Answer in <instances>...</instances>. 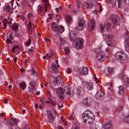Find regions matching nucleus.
<instances>
[{
	"mask_svg": "<svg viewBox=\"0 0 129 129\" xmlns=\"http://www.w3.org/2000/svg\"><path fill=\"white\" fill-rule=\"evenodd\" d=\"M51 27L53 30L60 33H61L64 30V28L63 26L60 25L59 27H58L55 22H53L51 23Z\"/></svg>",
	"mask_w": 129,
	"mask_h": 129,
	"instance_id": "obj_1",
	"label": "nucleus"
},
{
	"mask_svg": "<svg viewBox=\"0 0 129 129\" xmlns=\"http://www.w3.org/2000/svg\"><path fill=\"white\" fill-rule=\"evenodd\" d=\"M115 57L118 61L123 62L127 59V58L124 53L122 52H118L116 54Z\"/></svg>",
	"mask_w": 129,
	"mask_h": 129,
	"instance_id": "obj_2",
	"label": "nucleus"
},
{
	"mask_svg": "<svg viewBox=\"0 0 129 129\" xmlns=\"http://www.w3.org/2000/svg\"><path fill=\"white\" fill-rule=\"evenodd\" d=\"M103 37L106 41L107 42V45L109 46L113 45V43L115 41L112 35H111L103 34Z\"/></svg>",
	"mask_w": 129,
	"mask_h": 129,
	"instance_id": "obj_3",
	"label": "nucleus"
},
{
	"mask_svg": "<svg viewBox=\"0 0 129 129\" xmlns=\"http://www.w3.org/2000/svg\"><path fill=\"white\" fill-rule=\"evenodd\" d=\"M84 40L82 39L77 38L75 40V48L77 49L82 48L83 46Z\"/></svg>",
	"mask_w": 129,
	"mask_h": 129,
	"instance_id": "obj_4",
	"label": "nucleus"
},
{
	"mask_svg": "<svg viewBox=\"0 0 129 129\" xmlns=\"http://www.w3.org/2000/svg\"><path fill=\"white\" fill-rule=\"evenodd\" d=\"M85 21L84 19H80L78 21V25L76 27L77 29L82 30L85 27Z\"/></svg>",
	"mask_w": 129,
	"mask_h": 129,
	"instance_id": "obj_5",
	"label": "nucleus"
},
{
	"mask_svg": "<svg viewBox=\"0 0 129 129\" xmlns=\"http://www.w3.org/2000/svg\"><path fill=\"white\" fill-rule=\"evenodd\" d=\"M27 28L28 33L30 35L33 34L34 33L35 27L34 24L31 21H29L27 25Z\"/></svg>",
	"mask_w": 129,
	"mask_h": 129,
	"instance_id": "obj_6",
	"label": "nucleus"
},
{
	"mask_svg": "<svg viewBox=\"0 0 129 129\" xmlns=\"http://www.w3.org/2000/svg\"><path fill=\"white\" fill-rule=\"evenodd\" d=\"M121 118L123 121L129 124V112L123 114Z\"/></svg>",
	"mask_w": 129,
	"mask_h": 129,
	"instance_id": "obj_7",
	"label": "nucleus"
},
{
	"mask_svg": "<svg viewBox=\"0 0 129 129\" xmlns=\"http://www.w3.org/2000/svg\"><path fill=\"white\" fill-rule=\"evenodd\" d=\"M88 68L86 67H83L79 68L78 70V72L81 75L86 74L88 72Z\"/></svg>",
	"mask_w": 129,
	"mask_h": 129,
	"instance_id": "obj_8",
	"label": "nucleus"
},
{
	"mask_svg": "<svg viewBox=\"0 0 129 129\" xmlns=\"http://www.w3.org/2000/svg\"><path fill=\"white\" fill-rule=\"evenodd\" d=\"M97 58L99 61H103L105 59V56L103 53L100 52L97 54Z\"/></svg>",
	"mask_w": 129,
	"mask_h": 129,
	"instance_id": "obj_9",
	"label": "nucleus"
},
{
	"mask_svg": "<svg viewBox=\"0 0 129 129\" xmlns=\"http://www.w3.org/2000/svg\"><path fill=\"white\" fill-rule=\"evenodd\" d=\"M56 92L58 93L59 96L61 99H63L64 98L63 91V89L61 88H59L56 89Z\"/></svg>",
	"mask_w": 129,
	"mask_h": 129,
	"instance_id": "obj_10",
	"label": "nucleus"
},
{
	"mask_svg": "<svg viewBox=\"0 0 129 129\" xmlns=\"http://www.w3.org/2000/svg\"><path fill=\"white\" fill-rule=\"evenodd\" d=\"M92 102L91 100L86 98L84 99L82 101V104L86 106H90Z\"/></svg>",
	"mask_w": 129,
	"mask_h": 129,
	"instance_id": "obj_11",
	"label": "nucleus"
},
{
	"mask_svg": "<svg viewBox=\"0 0 129 129\" xmlns=\"http://www.w3.org/2000/svg\"><path fill=\"white\" fill-rule=\"evenodd\" d=\"M118 17L117 16L113 15L111 17V20L114 25H117L119 24V22L118 20Z\"/></svg>",
	"mask_w": 129,
	"mask_h": 129,
	"instance_id": "obj_12",
	"label": "nucleus"
},
{
	"mask_svg": "<svg viewBox=\"0 0 129 129\" xmlns=\"http://www.w3.org/2000/svg\"><path fill=\"white\" fill-rule=\"evenodd\" d=\"M103 122L105 123L104 125H103L104 128L105 129H109L110 127V124L108 121V119H104Z\"/></svg>",
	"mask_w": 129,
	"mask_h": 129,
	"instance_id": "obj_13",
	"label": "nucleus"
},
{
	"mask_svg": "<svg viewBox=\"0 0 129 129\" xmlns=\"http://www.w3.org/2000/svg\"><path fill=\"white\" fill-rule=\"evenodd\" d=\"M95 24L93 20H91L89 22L88 26V29L91 30L93 29L95 27Z\"/></svg>",
	"mask_w": 129,
	"mask_h": 129,
	"instance_id": "obj_14",
	"label": "nucleus"
},
{
	"mask_svg": "<svg viewBox=\"0 0 129 129\" xmlns=\"http://www.w3.org/2000/svg\"><path fill=\"white\" fill-rule=\"evenodd\" d=\"M92 5L93 4L91 1H86L84 3V7L86 9L91 8Z\"/></svg>",
	"mask_w": 129,
	"mask_h": 129,
	"instance_id": "obj_15",
	"label": "nucleus"
},
{
	"mask_svg": "<svg viewBox=\"0 0 129 129\" xmlns=\"http://www.w3.org/2000/svg\"><path fill=\"white\" fill-rule=\"evenodd\" d=\"M83 84L88 89L90 90L92 88V83L84 82H83Z\"/></svg>",
	"mask_w": 129,
	"mask_h": 129,
	"instance_id": "obj_16",
	"label": "nucleus"
},
{
	"mask_svg": "<svg viewBox=\"0 0 129 129\" xmlns=\"http://www.w3.org/2000/svg\"><path fill=\"white\" fill-rule=\"evenodd\" d=\"M61 83L60 77L59 76L55 77L53 81V83L55 85H56L58 84H59Z\"/></svg>",
	"mask_w": 129,
	"mask_h": 129,
	"instance_id": "obj_17",
	"label": "nucleus"
},
{
	"mask_svg": "<svg viewBox=\"0 0 129 129\" xmlns=\"http://www.w3.org/2000/svg\"><path fill=\"white\" fill-rule=\"evenodd\" d=\"M98 89L97 92L95 95L96 97L97 98H99L103 96L104 94L102 92V91L100 87H98Z\"/></svg>",
	"mask_w": 129,
	"mask_h": 129,
	"instance_id": "obj_18",
	"label": "nucleus"
},
{
	"mask_svg": "<svg viewBox=\"0 0 129 129\" xmlns=\"http://www.w3.org/2000/svg\"><path fill=\"white\" fill-rule=\"evenodd\" d=\"M7 122L11 126L15 125L17 123L16 120L13 118L9 119L7 120Z\"/></svg>",
	"mask_w": 129,
	"mask_h": 129,
	"instance_id": "obj_19",
	"label": "nucleus"
},
{
	"mask_svg": "<svg viewBox=\"0 0 129 129\" xmlns=\"http://www.w3.org/2000/svg\"><path fill=\"white\" fill-rule=\"evenodd\" d=\"M90 115H89L88 118L87 119V124H91L93 122L94 117L92 113H90Z\"/></svg>",
	"mask_w": 129,
	"mask_h": 129,
	"instance_id": "obj_20",
	"label": "nucleus"
},
{
	"mask_svg": "<svg viewBox=\"0 0 129 129\" xmlns=\"http://www.w3.org/2000/svg\"><path fill=\"white\" fill-rule=\"evenodd\" d=\"M48 120L50 123H52L54 120L53 116L52 115V112L50 111L48 112Z\"/></svg>",
	"mask_w": 129,
	"mask_h": 129,
	"instance_id": "obj_21",
	"label": "nucleus"
},
{
	"mask_svg": "<svg viewBox=\"0 0 129 129\" xmlns=\"http://www.w3.org/2000/svg\"><path fill=\"white\" fill-rule=\"evenodd\" d=\"M3 9L5 11L9 13L11 11V7L9 4H6L4 6Z\"/></svg>",
	"mask_w": 129,
	"mask_h": 129,
	"instance_id": "obj_22",
	"label": "nucleus"
},
{
	"mask_svg": "<svg viewBox=\"0 0 129 129\" xmlns=\"http://www.w3.org/2000/svg\"><path fill=\"white\" fill-rule=\"evenodd\" d=\"M100 29L102 32L107 31L108 30V26L105 24H101L100 26Z\"/></svg>",
	"mask_w": 129,
	"mask_h": 129,
	"instance_id": "obj_23",
	"label": "nucleus"
},
{
	"mask_svg": "<svg viewBox=\"0 0 129 129\" xmlns=\"http://www.w3.org/2000/svg\"><path fill=\"white\" fill-rule=\"evenodd\" d=\"M118 93L120 95H122L124 92V87L123 85H121L119 86Z\"/></svg>",
	"mask_w": 129,
	"mask_h": 129,
	"instance_id": "obj_24",
	"label": "nucleus"
},
{
	"mask_svg": "<svg viewBox=\"0 0 129 129\" xmlns=\"http://www.w3.org/2000/svg\"><path fill=\"white\" fill-rule=\"evenodd\" d=\"M19 86L21 88L24 90L26 88V85L25 82L23 81L21 82L19 84Z\"/></svg>",
	"mask_w": 129,
	"mask_h": 129,
	"instance_id": "obj_25",
	"label": "nucleus"
},
{
	"mask_svg": "<svg viewBox=\"0 0 129 129\" xmlns=\"http://www.w3.org/2000/svg\"><path fill=\"white\" fill-rule=\"evenodd\" d=\"M51 69L52 71L54 72H56L57 71V69L55 63H53L52 64Z\"/></svg>",
	"mask_w": 129,
	"mask_h": 129,
	"instance_id": "obj_26",
	"label": "nucleus"
},
{
	"mask_svg": "<svg viewBox=\"0 0 129 129\" xmlns=\"http://www.w3.org/2000/svg\"><path fill=\"white\" fill-rule=\"evenodd\" d=\"M43 10V7L42 5H39L37 9V13L38 14L41 13Z\"/></svg>",
	"mask_w": 129,
	"mask_h": 129,
	"instance_id": "obj_27",
	"label": "nucleus"
},
{
	"mask_svg": "<svg viewBox=\"0 0 129 129\" xmlns=\"http://www.w3.org/2000/svg\"><path fill=\"white\" fill-rule=\"evenodd\" d=\"M6 42L7 43V46L8 47L11 46L13 44V42L12 40L9 38H7L6 40Z\"/></svg>",
	"mask_w": 129,
	"mask_h": 129,
	"instance_id": "obj_28",
	"label": "nucleus"
},
{
	"mask_svg": "<svg viewBox=\"0 0 129 129\" xmlns=\"http://www.w3.org/2000/svg\"><path fill=\"white\" fill-rule=\"evenodd\" d=\"M86 114H82V117L84 122L86 123L87 122V119L88 118L89 116L88 115H85Z\"/></svg>",
	"mask_w": 129,
	"mask_h": 129,
	"instance_id": "obj_29",
	"label": "nucleus"
},
{
	"mask_svg": "<svg viewBox=\"0 0 129 129\" xmlns=\"http://www.w3.org/2000/svg\"><path fill=\"white\" fill-rule=\"evenodd\" d=\"M124 36L125 38L126 39L125 41V46L126 44L128 42L129 43V36L128 33L125 34Z\"/></svg>",
	"mask_w": 129,
	"mask_h": 129,
	"instance_id": "obj_30",
	"label": "nucleus"
},
{
	"mask_svg": "<svg viewBox=\"0 0 129 129\" xmlns=\"http://www.w3.org/2000/svg\"><path fill=\"white\" fill-rule=\"evenodd\" d=\"M114 68H112L110 67H108V74L109 75H111L112 74L114 73Z\"/></svg>",
	"mask_w": 129,
	"mask_h": 129,
	"instance_id": "obj_31",
	"label": "nucleus"
},
{
	"mask_svg": "<svg viewBox=\"0 0 129 129\" xmlns=\"http://www.w3.org/2000/svg\"><path fill=\"white\" fill-rule=\"evenodd\" d=\"M34 17V14L32 13H29L27 15V18L30 20L33 19Z\"/></svg>",
	"mask_w": 129,
	"mask_h": 129,
	"instance_id": "obj_32",
	"label": "nucleus"
},
{
	"mask_svg": "<svg viewBox=\"0 0 129 129\" xmlns=\"http://www.w3.org/2000/svg\"><path fill=\"white\" fill-rule=\"evenodd\" d=\"M2 21L3 23V25L4 27H3L2 28L3 29H5L7 27L6 24L8 23L7 20V19H3Z\"/></svg>",
	"mask_w": 129,
	"mask_h": 129,
	"instance_id": "obj_33",
	"label": "nucleus"
},
{
	"mask_svg": "<svg viewBox=\"0 0 129 129\" xmlns=\"http://www.w3.org/2000/svg\"><path fill=\"white\" fill-rule=\"evenodd\" d=\"M53 51L52 50H50L49 51V52L46 54V55H47L48 57L50 58L52 57L53 56Z\"/></svg>",
	"mask_w": 129,
	"mask_h": 129,
	"instance_id": "obj_34",
	"label": "nucleus"
},
{
	"mask_svg": "<svg viewBox=\"0 0 129 129\" xmlns=\"http://www.w3.org/2000/svg\"><path fill=\"white\" fill-rule=\"evenodd\" d=\"M66 21L70 23L71 22L72 20V19L71 16L68 15H66Z\"/></svg>",
	"mask_w": 129,
	"mask_h": 129,
	"instance_id": "obj_35",
	"label": "nucleus"
},
{
	"mask_svg": "<svg viewBox=\"0 0 129 129\" xmlns=\"http://www.w3.org/2000/svg\"><path fill=\"white\" fill-rule=\"evenodd\" d=\"M18 28V26L16 24L12 25V28L13 30H15Z\"/></svg>",
	"mask_w": 129,
	"mask_h": 129,
	"instance_id": "obj_36",
	"label": "nucleus"
},
{
	"mask_svg": "<svg viewBox=\"0 0 129 129\" xmlns=\"http://www.w3.org/2000/svg\"><path fill=\"white\" fill-rule=\"evenodd\" d=\"M70 90L71 89L70 87H67L65 88V90L66 92L68 95H69L70 94Z\"/></svg>",
	"mask_w": 129,
	"mask_h": 129,
	"instance_id": "obj_37",
	"label": "nucleus"
},
{
	"mask_svg": "<svg viewBox=\"0 0 129 129\" xmlns=\"http://www.w3.org/2000/svg\"><path fill=\"white\" fill-rule=\"evenodd\" d=\"M32 74L35 76H36L37 75V72L35 70L34 68H33L31 71Z\"/></svg>",
	"mask_w": 129,
	"mask_h": 129,
	"instance_id": "obj_38",
	"label": "nucleus"
},
{
	"mask_svg": "<svg viewBox=\"0 0 129 129\" xmlns=\"http://www.w3.org/2000/svg\"><path fill=\"white\" fill-rule=\"evenodd\" d=\"M126 86H129V78H126L124 80Z\"/></svg>",
	"mask_w": 129,
	"mask_h": 129,
	"instance_id": "obj_39",
	"label": "nucleus"
},
{
	"mask_svg": "<svg viewBox=\"0 0 129 129\" xmlns=\"http://www.w3.org/2000/svg\"><path fill=\"white\" fill-rule=\"evenodd\" d=\"M36 89V87L30 86L29 88V90L30 91L34 93Z\"/></svg>",
	"mask_w": 129,
	"mask_h": 129,
	"instance_id": "obj_40",
	"label": "nucleus"
},
{
	"mask_svg": "<svg viewBox=\"0 0 129 129\" xmlns=\"http://www.w3.org/2000/svg\"><path fill=\"white\" fill-rule=\"evenodd\" d=\"M64 50L66 54L67 55H68L70 52V50L68 47H66L65 48Z\"/></svg>",
	"mask_w": 129,
	"mask_h": 129,
	"instance_id": "obj_41",
	"label": "nucleus"
},
{
	"mask_svg": "<svg viewBox=\"0 0 129 129\" xmlns=\"http://www.w3.org/2000/svg\"><path fill=\"white\" fill-rule=\"evenodd\" d=\"M45 8V11L46 12L47 11V8H49V5L48 3H44V4Z\"/></svg>",
	"mask_w": 129,
	"mask_h": 129,
	"instance_id": "obj_42",
	"label": "nucleus"
},
{
	"mask_svg": "<svg viewBox=\"0 0 129 129\" xmlns=\"http://www.w3.org/2000/svg\"><path fill=\"white\" fill-rule=\"evenodd\" d=\"M19 50V48L17 46H15L13 47L12 49L13 52H14L16 51H17Z\"/></svg>",
	"mask_w": 129,
	"mask_h": 129,
	"instance_id": "obj_43",
	"label": "nucleus"
},
{
	"mask_svg": "<svg viewBox=\"0 0 129 129\" xmlns=\"http://www.w3.org/2000/svg\"><path fill=\"white\" fill-rule=\"evenodd\" d=\"M118 4V7L119 8H121L122 6V1L120 0H117Z\"/></svg>",
	"mask_w": 129,
	"mask_h": 129,
	"instance_id": "obj_44",
	"label": "nucleus"
},
{
	"mask_svg": "<svg viewBox=\"0 0 129 129\" xmlns=\"http://www.w3.org/2000/svg\"><path fill=\"white\" fill-rule=\"evenodd\" d=\"M30 86L34 87H36V83L33 81H30Z\"/></svg>",
	"mask_w": 129,
	"mask_h": 129,
	"instance_id": "obj_45",
	"label": "nucleus"
},
{
	"mask_svg": "<svg viewBox=\"0 0 129 129\" xmlns=\"http://www.w3.org/2000/svg\"><path fill=\"white\" fill-rule=\"evenodd\" d=\"M128 42L127 43H126L125 46L126 49L129 52V43Z\"/></svg>",
	"mask_w": 129,
	"mask_h": 129,
	"instance_id": "obj_46",
	"label": "nucleus"
},
{
	"mask_svg": "<svg viewBox=\"0 0 129 129\" xmlns=\"http://www.w3.org/2000/svg\"><path fill=\"white\" fill-rule=\"evenodd\" d=\"M21 5L23 7H26L27 6V2L24 1H22V2Z\"/></svg>",
	"mask_w": 129,
	"mask_h": 129,
	"instance_id": "obj_47",
	"label": "nucleus"
},
{
	"mask_svg": "<svg viewBox=\"0 0 129 129\" xmlns=\"http://www.w3.org/2000/svg\"><path fill=\"white\" fill-rule=\"evenodd\" d=\"M90 113H92L91 112H90L89 111L87 110H86L83 113V114H86L85 115H86V116L88 115V116L89 115H90V114H90Z\"/></svg>",
	"mask_w": 129,
	"mask_h": 129,
	"instance_id": "obj_48",
	"label": "nucleus"
},
{
	"mask_svg": "<svg viewBox=\"0 0 129 129\" xmlns=\"http://www.w3.org/2000/svg\"><path fill=\"white\" fill-rule=\"evenodd\" d=\"M72 129H79V128L78 127V126L75 124H74L73 125Z\"/></svg>",
	"mask_w": 129,
	"mask_h": 129,
	"instance_id": "obj_49",
	"label": "nucleus"
},
{
	"mask_svg": "<svg viewBox=\"0 0 129 129\" xmlns=\"http://www.w3.org/2000/svg\"><path fill=\"white\" fill-rule=\"evenodd\" d=\"M60 46H61L62 44H63L64 43H65V40L62 38L60 39Z\"/></svg>",
	"mask_w": 129,
	"mask_h": 129,
	"instance_id": "obj_50",
	"label": "nucleus"
},
{
	"mask_svg": "<svg viewBox=\"0 0 129 129\" xmlns=\"http://www.w3.org/2000/svg\"><path fill=\"white\" fill-rule=\"evenodd\" d=\"M116 1L115 0H112L111 4L112 6H114L116 5Z\"/></svg>",
	"mask_w": 129,
	"mask_h": 129,
	"instance_id": "obj_51",
	"label": "nucleus"
},
{
	"mask_svg": "<svg viewBox=\"0 0 129 129\" xmlns=\"http://www.w3.org/2000/svg\"><path fill=\"white\" fill-rule=\"evenodd\" d=\"M122 109V106L120 105V106H119L117 108V110L119 111H121Z\"/></svg>",
	"mask_w": 129,
	"mask_h": 129,
	"instance_id": "obj_52",
	"label": "nucleus"
},
{
	"mask_svg": "<svg viewBox=\"0 0 129 129\" xmlns=\"http://www.w3.org/2000/svg\"><path fill=\"white\" fill-rule=\"evenodd\" d=\"M40 102L41 105H43L44 104V103L45 102V101H44V100H40Z\"/></svg>",
	"mask_w": 129,
	"mask_h": 129,
	"instance_id": "obj_53",
	"label": "nucleus"
},
{
	"mask_svg": "<svg viewBox=\"0 0 129 129\" xmlns=\"http://www.w3.org/2000/svg\"><path fill=\"white\" fill-rule=\"evenodd\" d=\"M50 103L52 105L54 106H55L56 104V103L55 102H53V101H51L50 102Z\"/></svg>",
	"mask_w": 129,
	"mask_h": 129,
	"instance_id": "obj_54",
	"label": "nucleus"
},
{
	"mask_svg": "<svg viewBox=\"0 0 129 129\" xmlns=\"http://www.w3.org/2000/svg\"><path fill=\"white\" fill-rule=\"evenodd\" d=\"M98 4L100 6V8L99 9H100V10H99V12H100L101 11H102V7H101V5H100V3H98Z\"/></svg>",
	"mask_w": 129,
	"mask_h": 129,
	"instance_id": "obj_55",
	"label": "nucleus"
},
{
	"mask_svg": "<svg viewBox=\"0 0 129 129\" xmlns=\"http://www.w3.org/2000/svg\"><path fill=\"white\" fill-rule=\"evenodd\" d=\"M72 70L68 68L67 69V73L68 74H70L72 72Z\"/></svg>",
	"mask_w": 129,
	"mask_h": 129,
	"instance_id": "obj_56",
	"label": "nucleus"
},
{
	"mask_svg": "<svg viewBox=\"0 0 129 129\" xmlns=\"http://www.w3.org/2000/svg\"><path fill=\"white\" fill-rule=\"evenodd\" d=\"M30 42L31 40H30V39H29L27 42V43L26 45V46H29L30 44Z\"/></svg>",
	"mask_w": 129,
	"mask_h": 129,
	"instance_id": "obj_57",
	"label": "nucleus"
},
{
	"mask_svg": "<svg viewBox=\"0 0 129 129\" xmlns=\"http://www.w3.org/2000/svg\"><path fill=\"white\" fill-rule=\"evenodd\" d=\"M94 77L95 82L97 83H98L99 81V80L95 76H94Z\"/></svg>",
	"mask_w": 129,
	"mask_h": 129,
	"instance_id": "obj_58",
	"label": "nucleus"
},
{
	"mask_svg": "<svg viewBox=\"0 0 129 129\" xmlns=\"http://www.w3.org/2000/svg\"><path fill=\"white\" fill-rule=\"evenodd\" d=\"M9 39L11 40H13V35L10 34L9 36Z\"/></svg>",
	"mask_w": 129,
	"mask_h": 129,
	"instance_id": "obj_59",
	"label": "nucleus"
},
{
	"mask_svg": "<svg viewBox=\"0 0 129 129\" xmlns=\"http://www.w3.org/2000/svg\"><path fill=\"white\" fill-rule=\"evenodd\" d=\"M110 48V47H107L106 48V49L105 51L106 52L108 53L109 52V49Z\"/></svg>",
	"mask_w": 129,
	"mask_h": 129,
	"instance_id": "obj_60",
	"label": "nucleus"
},
{
	"mask_svg": "<svg viewBox=\"0 0 129 129\" xmlns=\"http://www.w3.org/2000/svg\"><path fill=\"white\" fill-rule=\"evenodd\" d=\"M8 103V100L6 98H4V104H6Z\"/></svg>",
	"mask_w": 129,
	"mask_h": 129,
	"instance_id": "obj_61",
	"label": "nucleus"
},
{
	"mask_svg": "<svg viewBox=\"0 0 129 129\" xmlns=\"http://www.w3.org/2000/svg\"><path fill=\"white\" fill-rule=\"evenodd\" d=\"M106 2L109 4H111L112 2V0H106Z\"/></svg>",
	"mask_w": 129,
	"mask_h": 129,
	"instance_id": "obj_62",
	"label": "nucleus"
},
{
	"mask_svg": "<svg viewBox=\"0 0 129 129\" xmlns=\"http://www.w3.org/2000/svg\"><path fill=\"white\" fill-rule=\"evenodd\" d=\"M24 129H29V127L28 126L26 125L24 127Z\"/></svg>",
	"mask_w": 129,
	"mask_h": 129,
	"instance_id": "obj_63",
	"label": "nucleus"
},
{
	"mask_svg": "<svg viewBox=\"0 0 129 129\" xmlns=\"http://www.w3.org/2000/svg\"><path fill=\"white\" fill-rule=\"evenodd\" d=\"M58 129H64V128L61 126H59L58 127Z\"/></svg>",
	"mask_w": 129,
	"mask_h": 129,
	"instance_id": "obj_64",
	"label": "nucleus"
}]
</instances>
